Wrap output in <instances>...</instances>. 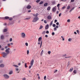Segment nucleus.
Here are the masks:
<instances>
[{"label": "nucleus", "instance_id": "412c9836", "mask_svg": "<svg viewBox=\"0 0 80 80\" xmlns=\"http://www.w3.org/2000/svg\"><path fill=\"white\" fill-rule=\"evenodd\" d=\"M45 33H46V32H45V31H44L42 32V35H44Z\"/></svg>", "mask_w": 80, "mask_h": 80}, {"label": "nucleus", "instance_id": "f704fd0d", "mask_svg": "<svg viewBox=\"0 0 80 80\" xmlns=\"http://www.w3.org/2000/svg\"><path fill=\"white\" fill-rule=\"evenodd\" d=\"M54 31H57V28L56 27L54 28Z\"/></svg>", "mask_w": 80, "mask_h": 80}, {"label": "nucleus", "instance_id": "c03bdc74", "mask_svg": "<svg viewBox=\"0 0 80 80\" xmlns=\"http://www.w3.org/2000/svg\"><path fill=\"white\" fill-rule=\"evenodd\" d=\"M52 35H55V32H52Z\"/></svg>", "mask_w": 80, "mask_h": 80}, {"label": "nucleus", "instance_id": "a19ab883", "mask_svg": "<svg viewBox=\"0 0 80 80\" xmlns=\"http://www.w3.org/2000/svg\"><path fill=\"white\" fill-rule=\"evenodd\" d=\"M46 78H47V77H46V76H44V80H46Z\"/></svg>", "mask_w": 80, "mask_h": 80}, {"label": "nucleus", "instance_id": "e2e57ef3", "mask_svg": "<svg viewBox=\"0 0 80 80\" xmlns=\"http://www.w3.org/2000/svg\"><path fill=\"white\" fill-rule=\"evenodd\" d=\"M30 0H25L26 2H28Z\"/></svg>", "mask_w": 80, "mask_h": 80}, {"label": "nucleus", "instance_id": "680f3d73", "mask_svg": "<svg viewBox=\"0 0 80 80\" xmlns=\"http://www.w3.org/2000/svg\"><path fill=\"white\" fill-rule=\"evenodd\" d=\"M55 23H56V22H57V20H55L54 21Z\"/></svg>", "mask_w": 80, "mask_h": 80}, {"label": "nucleus", "instance_id": "2f4dec72", "mask_svg": "<svg viewBox=\"0 0 80 80\" xmlns=\"http://www.w3.org/2000/svg\"><path fill=\"white\" fill-rule=\"evenodd\" d=\"M40 2V0H38L36 1L37 3H38V2Z\"/></svg>", "mask_w": 80, "mask_h": 80}, {"label": "nucleus", "instance_id": "13d9d810", "mask_svg": "<svg viewBox=\"0 0 80 80\" xmlns=\"http://www.w3.org/2000/svg\"><path fill=\"white\" fill-rule=\"evenodd\" d=\"M75 1V0H71V2H73Z\"/></svg>", "mask_w": 80, "mask_h": 80}, {"label": "nucleus", "instance_id": "bf43d9fd", "mask_svg": "<svg viewBox=\"0 0 80 80\" xmlns=\"http://www.w3.org/2000/svg\"><path fill=\"white\" fill-rule=\"evenodd\" d=\"M56 25H59V23L58 22H57L56 23Z\"/></svg>", "mask_w": 80, "mask_h": 80}, {"label": "nucleus", "instance_id": "f03ea898", "mask_svg": "<svg viewBox=\"0 0 80 80\" xmlns=\"http://www.w3.org/2000/svg\"><path fill=\"white\" fill-rule=\"evenodd\" d=\"M3 76L4 78L5 79H8V78H10V76L7 74H4Z\"/></svg>", "mask_w": 80, "mask_h": 80}, {"label": "nucleus", "instance_id": "09e8293b", "mask_svg": "<svg viewBox=\"0 0 80 80\" xmlns=\"http://www.w3.org/2000/svg\"><path fill=\"white\" fill-rule=\"evenodd\" d=\"M75 9V8L74 7H73L72 8L71 10H74V9Z\"/></svg>", "mask_w": 80, "mask_h": 80}, {"label": "nucleus", "instance_id": "ea45409f", "mask_svg": "<svg viewBox=\"0 0 80 80\" xmlns=\"http://www.w3.org/2000/svg\"><path fill=\"white\" fill-rule=\"evenodd\" d=\"M16 71H17V72H18V70H19V69L18 68H16Z\"/></svg>", "mask_w": 80, "mask_h": 80}, {"label": "nucleus", "instance_id": "4be33fe9", "mask_svg": "<svg viewBox=\"0 0 80 80\" xmlns=\"http://www.w3.org/2000/svg\"><path fill=\"white\" fill-rule=\"evenodd\" d=\"M31 18H25V20H29Z\"/></svg>", "mask_w": 80, "mask_h": 80}, {"label": "nucleus", "instance_id": "052dcab7", "mask_svg": "<svg viewBox=\"0 0 80 80\" xmlns=\"http://www.w3.org/2000/svg\"><path fill=\"white\" fill-rule=\"evenodd\" d=\"M61 15H62V13H60L59 14V17H60L61 16Z\"/></svg>", "mask_w": 80, "mask_h": 80}, {"label": "nucleus", "instance_id": "774afa93", "mask_svg": "<svg viewBox=\"0 0 80 80\" xmlns=\"http://www.w3.org/2000/svg\"><path fill=\"white\" fill-rule=\"evenodd\" d=\"M28 12H31V10H28Z\"/></svg>", "mask_w": 80, "mask_h": 80}, {"label": "nucleus", "instance_id": "20e7f679", "mask_svg": "<svg viewBox=\"0 0 80 80\" xmlns=\"http://www.w3.org/2000/svg\"><path fill=\"white\" fill-rule=\"evenodd\" d=\"M39 20V18L38 17L34 18L33 20H32V22H36L37 21H38Z\"/></svg>", "mask_w": 80, "mask_h": 80}, {"label": "nucleus", "instance_id": "b1692460", "mask_svg": "<svg viewBox=\"0 0 80 80\" xmlns=\"http://www.w3.org/2000/svg\"><path fill=\"white\" fill-rule=\"evenodd\" d=\"M73 72L74 73H75V74H76V73H77V71H76V70H74L73 71Z\"/></svg>", "mask_w": 80, "mask_h": 80}, {"label": "nucleus", "instance_id": "dca6fc26", "mask_svg": "<svg viewBox=\"0 0 80 80\" xmlns=\"http://www.w3.org/2000/svg\"><path fill=\"white\" fill-rule=\"evenodd\" d=\"M1 39H3V38H4V36L3 35H1Z\"/></svg>", "mask_w": 80, "mask_h": 80}, {"label": "nucleus", "instance_id": "49530a36", "mask_svg": "<svg viewBox=\"0 0 80 80\" xmlns=\"http://www.w3.org/2000/svg\"><path fill=\"white\" fill-rule=\"evenodd\" d=\"M46 33H47V34H48V33H49V31H47L46 32Z\"/></svg>", "mask_w": 80, "mask_h": 80}, {"label": "nucleus", "instance_id": "473e14b6", "mask_svg": "<svg viewBox=\"0 0 80 80\" xmlns=\"http://www.w3.org/2000/svg\"><path fill=\"white\" fill-rule=\"evenodd\" d=\"M25 45L26 46H27V47L28 46V43L26 42L25 43Z\"/></svg>", "mask_w": 80, "mask_h": 80}, {"label": "nucleus", "instance_id": "c756f323", "mask_svg": "<svg viewBox=\"0 0 80 80\" xmlns=\"http://www.w3.org/2000/svg\"><path fill=\"white\" fill-rule=\"evenodd\" d=\"M43 50H42L41 53V55H42V54H43Z\"/></svg>", "mask_w": 80, "mask_h": 80}, {"label": "nucleus", "instance_id": "72a5a7b5", "mask_svg": "<svg viewBox=\"0 0 80 80\" xmlns=\"http://www.w3.org/2000/svg\"><path fill=\"white\" fill-rule=\"evenodd\" d=\"M52 26L53 27H56V25L55 24H54Z\"/></svg>", "mask_w": 80, "mask_h": 80}, {"label": "nucleus", "instance_id": "39448f33", "mask_svg": "<svg viewBox=\"0 0 80 80\" xmlns=\"http://www.w3.org/2000/svg\"><path fill=\"white\" fill-rule=\"evenodd\" d=\"M34 62V60L32 59L31 60L30 63V65H31L32 66H33V63Z\"/></svg>", "mask_w": 80, "mask_h": 80}, {"label": "nucleus", "instance_id": "9b49d317", "mask_svg": "<svg viewBox=\"0 0 80 80\" xmlns=\"http://www.w3.org/2000/svg\"><path fill=\"white\" fill-rule=\"evenodd\" d=\"M13 73V71H11L9 72V75H12Z\"/></svg>", "mask_w": 80, "mask_h": 80}, {"label": "nucleus", "instance_id": "bb28decb", "mask_svg": "<svg viewBox=\"0 0 80 80\" xmlns=\"http://www.w3.org/2000/svg\"><path fill=\"white\" fill-rule=\"evenodd\" d=\"M5 19H8L9 18V17L7 16L5 17Z\"/></svg>", "mask_w": 80, "mask_h": 80}, {"label": "nucleus", "instance_id": "864d4df0", "mask_svg": "<svg viewBox=\"0 0 80 80\" xmlns=\"http://www.w3.org/2000/svg\"><path fill=\"white\" fill-rule=\"evenodd\" d=\"M44 22L45 23H47V21L45 20L44 21Z\"/></svg>", "mask_w": 80, "mask_h": 80}, {"label": "nucleus", "instance_id": "aec40b11", "mask_svg": "<svg viewBox=\"0 0 80 80\" xmlns=\"http://www.w3.org/2000/svg\"><path fill=\"white\" fill-rule=\"evenodd\" d=\"M42 45V41L41 42V44H40V48H41Z\"/></svg>", "mask_w": 80, "mask_h": 80}, {"label": "nucleus", "instance_id": "1a4fd4ad", "mask_svg": "<svg viewBox=\"0 0 80 80\" xmlns=\"http://www.w3.org/2000/svg\"><path fill=\"white\" fill-rule=\"evenodd\" d=\"M31 6L29 5H28V6H27V8H28V9H30L31 8Z\"/></svg>", "mask_w": 80, "mask_h": 80}, {"label": "nucleus", "instance_id": "6e6d98bb", "mask_svg": "<svg viewBox=\"0 0 80 80\" xmlns=\"http://www.w3.org/2000/svg\"><path fill=\"white\" fill-rule=\"evenodd\" d=\"M26 80L25 78H22V80Z\"/></svg>", "mask_w": 80, "mask_h": 80}, {"label": "nucleus", "instance_id": "a211bd4d", "mask_svg": "<svg viewBox=\"0 0 80 80\" xmlns=\"http://www.w3.org/2000/svg\"><path fill=\"white\" fill-rule=\"evenodd\" d=\"M47 5H48V3H45L44 5V7H46V6H47Z\"/></svg>", "mask_w": 80, "mask_h": 80}, {"label": "nucleus", "instance_id": "a18cd8bd", "mask_svg": "<svg viewBox=\"0 0 80 80\" xmlns=\"http://www.w3.org/2000/svg\"><path fill=\"white\" fill-rule=\"evenodd\" d=\"M8 47H10V43H8Z\"/></svg>", "mask_w": 80, "mask_h": 80}, {"label": "nucleus", "instance_id": "4468645a", "mask_svg": "<svg viewBox=\"0 0 80 80\" xmlns=\"http://www.w3.org/2000/svg\"><path fill=\"white\" fill-rule=\"evenodd\" d=\"M43 27L42 25H41L39 27V29L40 30H41V29H42L43 28Z\"/></svg>", "mask_w": 80, "mask_h": 80}, {"label": "nucleus", "instance_id": "2eb2a0df", "mask_svg": "<svg viewBox=\"0 0 80 80\" xmlns=\"http://www.w3.org/2000/svg\"><path fill=\"white\" fill-rule=\"evenodd\" d=\"M13 67H16V68H18V66L17 65H13Z\"/></svg>", "mask_w": 80, "mask_h": 80}, {"label": "nucleus", "instance_id": "9d476101", "mask_svg": "<svg viewBox=\"0 0 80 80\" xmlns=\"http://www.w3.org/2000/svg\"><path fill=\"white\" fill-rule=\"evenodd\" d=\"M42 37H40L38 39V42H41V40H42Z\"/></svg>", "mask_w": 80, "mask_h": 80}, {"label": "nucleus", "instance_id": "69168bd1", "mask_svg": "<svg viewBox=\"0 0 80 80\" xmlns=\"http://www.w3.org/2000/svg\"><path fill=\"white\" fill-rule=\"evenodd\" d=\"M31 67H32V66H29V68L30 69L31 68Z\"/></svg>", "mask_w": 80, "mask_h": 80}, {"label": "nucleus", "instance_id": "5701e85b", "mask_svg": "<svg viewBox=\"0 0 80 80\" xmlns=\"http://www.w3.org/2000/svg\"><path fill=\"white\" fill-rule=\"evenodd\" d=\"M70 8V6L68 5L67 7V9L68 10V9H69Z\"/></svg>", "mask_w": 80, "mask_h": 80}, {"label": "nucleus", "instance_id": "37998d69", "mask_svg": "<svg viewBox=\"0 0 80 80\" xmlns=\"http://www.w3.org/2000/svg\"><path fill=\"white\" fill-rule=\"evenodd\" d=\"M27 54L28 55V54H29V51L28 50L27 51Z\"/></svg>", "mask_w": 80, "mask_h": 80}, {"label": "nucleus", "instance_id": "f257e3e1", "mask_svg": "<svg viewBox=\"0 0 80 80\" xmlns=\"http://www.w3.org/2000/svg\"><path fill=\"white\" fill-rule=\"evenodd\" d=\"M10 50V48H8L7 49H6L5 52H5H2V54H3V57L4 58H6L7 57V55L10 53V51H9Z\"/></svg>", "mask_w": 80, "mask_h": 80}, {"label": "nucleus", "instance_id": "423d86ee", "mask_svg": "<svg viewBox=\"0 0 80 80\" xmlns=\"http://www.w3.org/2000/svg\"><path fill=\"white\" fill-rule=\"evenodd\" d=\"M48 28H49V25L47 24L45 27V29L46 30H48Z\"/></svg>", "mask_w": 80, "mask_h": 80}, {"label": "nucleus", "instance_id": "4c0bfd02", "mask_svg": "<svg viewBox=\"0 0 80 80\" xmlns=\"http://www.w3.org/2000/svg\"><path fill=\"white\" fill-rule=\"evenodd\" d=\"M77 33H78V34H79V33H80V32H79V31L78 30H77Z\"/></svg>", "mask_w": 80, "mask_h": 80}, {"label": "nucleus", "instance_id": "7c9ffc66", "mask_svg": "<svg viewBox=\"0 0 80 80\" xmlns=\"http://www.w3.org/2000/svg\"><path fill=\"white\" fill-rule=\"evenodd\" d=\"M38 15V14H33V15L34 16V17H37Z\"/></svg>", "mask_w": 80, "mask_h": 80}, {"label": "nucleus", "instance_id": "de8ad7c7", "mask_svg": "<svg viewBox=\"0 0 80 80\" xmlns=\"http://www.w3.org/2000/svg\"><path fill=\"white\" fill-rule=\"evenodd\" d=\"M67 56V54H65L62 55V57H66Z\"/></svg>", "mask_w": 80, "mask_h": 80}, {"label": "nucleus", "instance_id": "7ed1b4c3", "mask_svg": "<svg viewBox=\"0 0 80 80\" xmlns=\"http://www.w3.org/2000/svg\"><path fill=\"white\" fill-rule=\"evenodd\" d=\"M21 37L22 38H25V37H26V35L25 33H24V32H22L21 33Z\"/></svg>", "mask_w": 80, "mask_h": 80}, {"label": "nucleus", "instance_id": "0e129e2a", "mask_svg": "<svg viewBox=\"0 0 80 80\" xmlns=\"http://www.w3.org/2000/svg\"><path fill=\"white\" fill-rule=\"evenodd\" d=\"M56 28H58V25L56 26V27H55Z\"/></svg>", "mask_w": 80, "mask_h": 80}, {"label": "nucleus", "instance_id": "a878e982", "mask_svg": "<svg viewBox=\"0 0 80 80\" xmlns=\"http://www.w3.org/2000/svg\"><path fill=\"white\" fill-rule=\"evenodd\" d=\"M55 1H52V3L53 5H54V4H55Z\"/></svg>", "mask_w": 80, "mask_h": 80}, {"label": "nucleus", "instance_id": "f8f14e48", "mask_svg": "<svg viewBox=\"0 0 80 80\" xmlns=\"http://www.w3.org/2000/svg\"><path fill=\"white\" fill-rule=\"evenodd\" d=\"M73 68H71L69 70V72H72L73 71Z\"/></svg>", "mask_w": 80, "mask_h": 80}, {"label": "nucleus", "instance_id": "3c124183", "mask_svg": "<svg viewBox=\"0 0 80 80\" xmlns=\"http://www.w3.org/2000/svg\"><path fill=\"white\" fill-rule=\"evenodd\" d=\"M9 41L10 42H12V38H10Z\"/></svg>", "mask_w": 80, "mask_h": 80}, {"label": "nucleus", "instance_id": "6ab92c4d", "mask_svg": "<svg viewBox=\"0 0 80 80\" xmlns=\"http://www.w3.org/2000/svg\"><path fill=\"white\" fill-rule=\"evenodd\" d=\"M4 67V65L3 64H1L0 65V67L3 68Z\"/></svg>", "mask_w": 80, "mask_h": 80}, {"label": "nucleus", "instance_id": "cd10ccee", "mask_svg": "<svg viewBox=\"0 0 80 80\" xmlns=\"http://www.w3.org/2000/svg\"><path fill=\"white\" fill-rule=\"evenodd\" d=\"M72 39L71 38H69L68 39V41L69 42H70V41H71V40H72Z\"/></svg>", "mask_w": 80, "mask_h": 80}, {"label": "nucleus", "instance_id": "6e6552de", "mask_svg": "<svg viewBox=\"0 0 80 80\" xmlns=\"http://www.w3.org/2000/svg\"><path fill=\"white\" fill-rule=\"evenodd\" d=\"M57 6H55L52 8V11L53 12H55L56 11V8Z\"/></svg>", "mask_w": 80, "mask_h": 80}, {"label": "nucleus", "instance_id": "58836bf2", "mask_svg": "<svg viewBox=\"0 0 80 80\" xmlns=\"http://www.w3.org/2000/svg\"><path fill=\"white\" fill-rule=\"evenodd\" d=\"M9 18V20H12L13 18Z\"/></svg>", "mask_w": 80, "mask_h": 80}, {"label": "nucleus", "instance_id": "ddd939ff", "mask_svg": "<svg viewBox=\"0 0 80 80\" xmlns=\"http://www.w3.org/2000/svg\"><path fill=\"white\" fill-rule=\"evenodd\" d=\"M7 32V29H4L3 30V32Z\"/></svg>", "mask_w": 80, "mask_h": 80}, {"label": "nucleus", "instance_id": "f3484780", "mask_svg": "<svg viewBox=\"0 0 80 80\" xmlns=\"http://www.w3.org/2000/svg\"><path fill=\"white\" fill-rule=\"evenodd\" d=\"M52 23H53V21H52L51 22H50V23L49 24V25H50V27H51V26H52Z\"/></svg>", "mask_w": 80, "mask_h": 80}, {"label": "nucleus", "instance_id": "338daca9", "mask_svg": "<svg viewBox=\"0 0 80 80\" xmlns=\"http://www.w3.org/2000/svg\"><path fill=\"white\" fill-rule=\"evenodd\" d=\"M21 65V63H18V65H19V66H20V65Z\"/></svg>", "mask_w": 80, "mask_h": 80}, {"label": "nucleus", "instance_id": "0eeeda50", "mask_svg": "<svg viewBox=\"0 0 80 80\" xmlns=\"http://www.w3.org/2000/svg\"><path fill=\"white\" fill-rule=\"evenodd\" d=\"M47 18L48 20H51L52 19V16L49 15L47 16Z\"/></svg>", "mask_w": 80, "mask_h": 80}, {"label": "nucleus", "instance_id": "8fccbe9b", "mask_svg": "<svg viewBox=\"0 0 80 80\" xmlns=\"http://www.w3.org/2000/svg\"><path fill=\"white\" fill-rule=\"evenodd\" d=\"M67 22H70V19H68V20L67 21Z\"/></svg>", "mask_w": 80, "mask_h": 80}, {"label": "nucleus", "instance_id": "603ef678", "mask_svg": "<svg viewBox=\"0 0 80 80\" xmlns=\"http://www.w3.org/2000/svg\"><path fill=\"white\" fill-rule=\"evenodd\" d=\"M58 70H55L54 72V73H55V72H57Z\"/></svg>", "mask_w": 80, "mask_h": 80}, {"label": "nucleus", "instance_id": "4d7b16f0", "mask_svg": "<svg viewBox=\"0 0 80 80\" xmlns=\"http://www.w3.org/2000/svg\"><path fill=\"white\" fill-rule=\"evenodd\" d=\"M62 9H64V8H65V6H63L62 7Z\"/></svg>", "mask_w": 80, "mask_h": 80}, {"label": "nucleus", "instance_id": "c85d7f7f", "mask_svg": "<svg viewBox=\"0 0 80 80\" xmlns=\"http://www.w3.org/2000/svg\"><path fill=\"white\" fill-rule=\"evenodd\" d=\"M43 1H41L39 3V5H42V4H43Z\"/></svg>", "mask_w": 80, "mask_h": 80}, {"label": "nucleus", "instance_id": "e433bc0d", "mask_svg": "<svg viewBox=\"0 0 80 80\" xmlns=\"http://www.w3.org/2000/svg\"><path fill=\"white\" fill-rule=\"evenodd\" d=\"M48 53L49 54V55H50V53H51V52H50V51H48Z\"/></svg>", "mask_w": 80, "mask_h": 80}, {"label": "nucleus", "instance_id": "79ce46f5", "mask_svg": "<svg viewBox=\"0 0 80 80\" xmlns=\"http://www.w3.org/2000/svg\"><path fill=\"white\" fill-rule=\"evenodd\" d=\"M61 38H62V40H63V41L64 40L65 38H63V36H61Z\"/></svg>", "mask_w": 80, "mask_h": 80}, {"label": "nucleus", "instance_id": "393cba45", "mask_svg": "<svg viewBox=\"0 0 80 80\" xmlns=\"http://www.w3.org/2000/svg\"><path fill=\"white\" fill-rule=\"evenodd\" d=\"M50 7H48L47 8V10H50Z\"/></svg>", "mask_w": 80, "mask_h": 80}, {"label": "nucleus", "instance_id": "c9c22d12", "mask_svg": "<svg viewBox=\"0 0 80 80\" xmlns=\"http://www.w3.org/2000/svg\"><path fill=\"white\" fill-rule=\"evenodd\" d=\"M25 68H27V63H25V65H24Z\"/></svg>", "mask_w": 80, "mask_h": 80}, {"label": "nucleus", "instance_id": "5fc2aeb1", "mask_svg": "<svg viewBox=\"0 0 80 80\" xmlns=\"http://www.w3.org/2000/svg\"><path fill=\"white\" fill-rule=\"evenodd\" d=\"M7 48H8V46H6L5 47V49H7Z\"/></svg>", "mask_w": 80, "mask_h": 80}]
</instances>
